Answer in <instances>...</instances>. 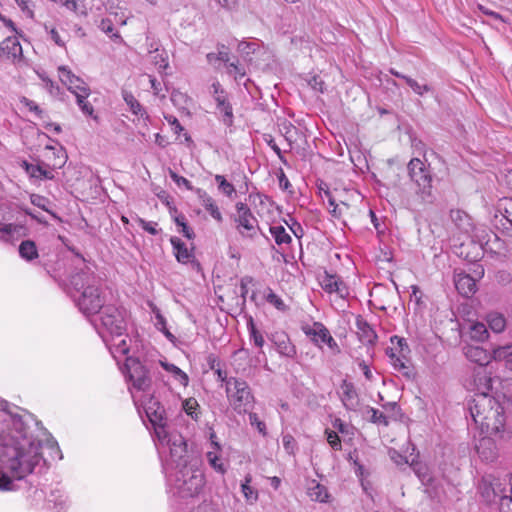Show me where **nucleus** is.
<instances>
[{
    "label": "nucleus",
    "instance_id": "1",
    "mask_svg": "<svg viewBox=\"0 0 512 512\" xmlns=\"http://www.w3.org/2000/svg\"><path fill=\"white\" fill-rule=\"evenodd\" d=\"M12 422L11 435L0 452L1 491L16 490V481L34 473L41 462L46 464L40 453L41 442L27 431L22 417L15 415Z\"/></svg>",
    "mask_w": 512,
    "mask_h": 512
},
{
    "label": "nucleus",
    "instance_id": "2",
    "mask_svg": "<svg viewBox=\"0 0 512 512\" xmlns=\"http://www.w3.org/2000/svg\"><path fill=\"white\" fill-rule=\"evenodd\" d=\"M469 411L475 424L489 435L481 439L477 452L483 460L493 461L497 454L491 436L503 439L506 434L504 408L493 397L482 394L471 401Z\"/></svg>",
    "mask_w": 512,
    "mask_h": 512
},
{
    "label": "nucleus",
    "instance_id": "3",
    "mask_svg": "<svg viewBox=\"0 0 512 512\" xmlns=\"http://www.w3.org/2000/svg\"><path fill=\"white\" fill-rule=\"evenodd\" d=\"M72 298L79 310L86 316L98 314L106 302L101 279L87 266L70 278Z\"/></svg>",
    "mask_w": 512,
    "mask_h": 512
},
{
    "label": "nucleus",
    "instance_id": "4",
    "mask_svg": "<svg viewBox=\"0 0 512 512\" xmlns=\"http://www.w3.org/2000/svg\"><path fill=\"white\" fill-rule=\"evenodd\" d=\"M168 483L174 496L182 499L195 498L205 486V476L198 464H191L168 473Z\"/></svg>",
    "mask_w": 512,
    "mask_h": 512
},
{
    "label": "nucleus",
    "instance_id": "5",
    "mask_svg": "<svg viewBox=\"0 0 512 512\" xmlns=\"http://www.w3.org/2000/svg\"><path fill=\"white\" fill-rule=\"evenodd\" d=\"M226 393L230 404L238 414L247 413L253 408L255 399L245 380L230 377L227 381Z\"/></svg>",
    "mask_w": 512,
    "mask_h": 512
},
{
    "label": "nucleus",
    "instance_id": "6",
    "mask_svg": "<svg viewBox=\"0 0 512 512\" xmlns=\"http://www.w3.org/2000/svg\"><path fill=\"white\" fill-rule=\"evenodd\" d=\"M99 314V318L94 320L93 324L102 337L103 332L111 336H122L125 333L126 322L122 310L114 305H104Z\"/></svg>",
    "mask_w": 512,
    "mask_h": 512
},
{
    "label": "nucleus",
    "instance_id": "7",
    "mask_svg": "<svg viewBox=\"0 0 512 512\" xmlns=\"http://www.w3.org/2000/svg\"><path fill=\"white\" fill-rule=\"evenodd\" d=\"M158 441L169 448L171 470L198 464V460L188 453L187 443L181 434L167 432V436Z\"/></svg>",
    "mask_w": 512,
    "mask_h": 512
},
{
    "label": "nucleus",
    "instance_id": "8",
    "mask_svg": "<svg viewBox=\"0 0 512 512\" xmlns=\"http://www.w3.org/2000/svg\"><path fill=\"white\" fill-rule=\"evenodd\" d=\"M408 175L417 186V194L426 200L432 197L433 174L430 165H425L419 158H412L407 164Z\"/></svg>",
    "mask_w": 512,
    "mask_h": 512
},
{
    "label": "nucleus",
    "instance_id": "9",
    "mask_svg": "<svg viewBox=\"0 0 512 512\" xmlns=\"http://www.w3.org/2000/svg\"><path fill=\"white\" fill-rule=\"evenodd\" d=\"M509 475L511 473H507L503 479V482L498 477H495L492 474L485 475L480 484L479 491L482 498L487 503H494L499 500V504L504 500V498H510L509 492Z\"/></svg>",
    "mask_w": 512,
    "mask_h": 512
},
{
    "label": "nucleus",
    "instance_id": "10",
    "mask_svg": "<svg viewBox=\"0 0 512 512\" xmlns=\"http://www.w3.org/2000/svg\"><path fill=\"white\" fill-rule=\"evenodd\" d=\"M143 408L147 418L152 424L157 439H164L167 436L166 427V411L163 405L153 395H149L143 401Z\"/></svg>",
    "mask_w": 512,
    "mask_h": 512
},
{
    "label": "nucleus",
    "instance_id": "11",
    "mask_svg": "<svg viewBox=\"0 0 512 512\" xmlns=\"http://www.w3.org/2000/svg\"><path fill=\"white\" fill-rule=\"evenodd\" d=\"M128 380L132 383L133 388L138 391H146L150 388L152 380L149 370L144 366L138 358L127 357L125 361Z\"/></svg>",
    "mask_w": 512,
    "mask_h": 512
},
{
    "label": "nucleus",
    "instance_id": "12",
    "mask_svg": "<svg viewBox=\"0 0 512 512\" xmlns=\"http://www.w3.org/2000/svg\"><path fill=\"white\" fill-rule=\"evenodd\" d=\"M210 93L216 102V108L218 112L221 114L222 122L227 127H231L233 125L234 115L233 108L231 103L228 101L226 91L218 81H215L210 87Z\"/></svg>",
    "mask_w": 512,
    "mask_h": 512
},
{
    "label": "nucleus",
    "instance_id": "13",
    "mask_svg": "<svg viewBox=\"0 0 512 512\" xmlns=\"http://www.w3.org/2000/svg\"><path fill=\"white\" fill-rule=\"evenodd\" d=\"M235 208L237 211V217L235 218L237 230L243 236L253 237L256 234L257 219L247 204L238 202Z\"/></svg>",
    "mask_w": 512,
    "mask_h": 512
},
{
    "label": "nucleus",
    "instance_id": "14",
    "mask_svg": "<svg viewBox=\"0 0 512 512\" xmlns=\"http://www.w3.org/2000/svg\"><path fill=\"white\" fill-rule=\"evenodd\" d=\"M58 71L61 82L67 86L71 93L76 95V93L82 92L89 95L90 89L87 84L80 77L74 75L68 67L60 66Z\"/></svg>",
    "mask_w": 512,
    "mask_h": 512
},
{
    "label": "nucleus",
    "instance_id": "15",
    "mask_svg": "<svg viewBox=\"0 0 512 512\" xmlns=\"http://www.w3.org/2000/svg\"><path fill=\"white\" fill-rule=\"evenodd\" d=\"M468 235L471 237V242L478 244L481 250H492L494 248L493 246L500 248L501 239L497 234L487 231L485 228L475 227V230L470 231Z\"/></svg>",
    "mask_w": 512,
    "mask_h": 512
},
{
    "label": "nucleus",
    "instance_id": "16",
    "mask_svg": "<svg viewBox=\"0 0 512 512\" xmlns=\"http://www.w3.org/2000/svg\"><path fill=\"white\" fill-rule=\"evenodd\" d=\"M476 279L472 277L470 274L466 273L463 270L457 271L455 270L454 274V284L463 297L470 298L477 291Z\"/></svg>",
    "mask_w": 512,
    "mask_h": 512
},
{
    "label": "nucleus",
    "instance_id": "17",
    "mask_svg": "<svg viewBox=\"0 0 512 512\" xmlns=\"http://www.w3.org/2000/svg\"><path fill=\"white\" fill-rule=\"evenodd\" d=\"M342 396L341 401L344 407L350 411H356L359 407L360 400L357 390L352 382L343 380L341 383Z\"/></svg>",
    "mask_w": 512,
    "mask_h": 512
},
{
    "label": "nucleus",
    "instance_id": "18",
    "mask_svg": "<svg viewBox=\"0 0 512 512\" xmlns=\"http://www.w3.org/2000/svg\"><path fill=\"white\" fill-rule=\"evenodd\" d=\"M356 327L358 338L363 344L373 346L376 343L378 338L376 332L361 315L356 317Z\"/></svg>",
    "mask_w": 512,
    "mask_h": 512
},
{
    "label": "nucleus",
    "instance_id": "19",
    "mask_svg": "<svg viewBox=\"0 0 512 512\" xmlns=\"http://www.w3.org/2000/svg\"><path fill=\"white\" fill-rule=\"evenodd\" d=\"M464 354L468 360L475 362L480 366L489 364L492 359L490 352L482 347L474 345L465 346Z\"/></svg>",
    "mask_w": 512,
    "mask_h": 512
},
{
    "label": "nucleus",
    "instance_id": "20",
    "mask_svg": "<svg viewBox=\"0 0 512 512\" xmlns=\"http://www.w3.org/2000/svg\"><path fill=\"white\" fill-rule=\"evenodd\" d=\"M195 194L198 196V198L201 201V204L203 205L205 210L209 212L211 217H213L217 222H222V214L218 206L215 204L214 199L210 195H208V193L205 190L201 188H197L195 190Z\"/></svg>",
    "mask_w": 512,
    "mask_h": 512
},
{
    "label": "nucleus",
    "instance_id": "21",
    "mask_svg": "<svg viewBox=\"0 0 512 512\" xmlns=\"http://www.w3.org/2000/svg\"><path fill=\"white\" fill-rule=\"evenodd\" d=\"M170 243L179 263L186 264L194 257L193 252L188 250L186 244L180 238L173 236L170 238Z\"/></svg>",
    "mask_w": 512,
    "mask_h": 512
},
{
    "label": "nucleus",
    "instance_id": "22",
    "mask_svg": "<svg viewBox=\"0 0 512 512\" xmlns=\"http://www.w3.org/2000/svg\"><path fill=\"white\" fill-rule=\"evenodd\" d=\"M307 494L312 501L321 503L328 502L330 498L328 489L316 480L311 481L310 486L307 489Z\"/></svg>",
    "mask_w": 512,
    "mask_h": 512
},
{
    "label": "nucleus",
    "instance_id": "23",
    "mask_svg": "<svg viewBox=\"0 0 512 512\" xmlns=\"http://www.w3.org/2000/svg\"><path fill=\"white\" fill-rule=\"evenodd\" d=\"M28 175L36 179L52 180L55 175L53 169L43 161H39L37 164H33L32 167H28Z\"/></svg>",
    "mask_w": 512,
    "mask_h": 512
},
{
    "label": "nucleus",
    "instance_id": "24",
    "mask_svg": "<svg viewBox=\"0 0 512 512\" xmlns=\"http://www.w3.org/2000/svg\"><path fill=\"white\" fill-rule=\"evenodd\" d=\"M19 255L22 259L32 262L39 257L36 243L33 240H23L18 247Z\"/></svg>",
    "mask_w": 512,
    "mask_h": 512
},
{
    "label": "nucleus",
    "instance_id": "25",
    "mask_svg": "<svg viewBox=\"0 0 512 512\" xmlns=\"http://www.w3.org/2000/svg\"><path fill=\"white\" fill-rule=\"evenodd\" d=\"M314 336L316 337V341L320 340L322 343L328 345V347L332 350H337L339 352V347L334 338L331 336L329 330L321 323L314 324Z\"/></svg>",
    "mask_w": 512,
    "mask_h": 512
},
{
    "label": "nucleus",
    "instance_id": "26",
    "mask_svg": "<svg viewBox=\"0 0 512 512\" xmlns=\"http://www.w3.org/2000/svg\"><path fill=\"white\" fill-rule=\"evenodd\" d=\"M451 216L455 224L466 234L475 230V226L471 222V218L466 213L458 210L456 212H452Z\"/></svg>",
    "mask_w": 512,
    "mask_h": 512
},
{
    "label": "nucleus",
    "instance_id": "27",
    "mask_svg": "<svg viewBox=\"0 0 512 512\" xmlns=\"http://www.w3.org/2000/svg\"><path fill=\"white\" fill-rule=\"evenodd\" d=\"M489 328L495 333H501L505 330L506 319L498 312H491L486 317Z\"/></svg>",
    "mask_w": 512,
    "mask_h": 512
},
{
    "label": "nucleus",
    "instance_id": "28",
    "mask_svg": "<svg viewBox=\"0 0 512 512\" xmlns=\"http://www.w3.org/2000/svg\"><path fill=\"white\" fill-rule=\"evenodd\" d=\"M0 51L7 56L16 57L17 54L21 53L22 48L16 38L8 37L0 43Z\"/></svg>",
    "mask_w": 512,
    "mask_h": 512
},
{
    "label": "nucleus",
    "instance_id": "29",
    "mask_svg": "<svg viewBox=\"0 0 512 512\" xmlns=\"http://www.w3.org/2000/svg\"><path fill=\"white\" fill-rule=\"evenodd\" d=\"M395 370L400 372L405 378L413 379L415 376L414 368L408 363L406 357L403 358L401 355L396 357V359L392 363Z\"/></svg>",
    "mask_w": 512,
    "mask_h": 512
},
{
    "label": "nucleus",
    "instance_id": "30",
    "mask_svg": "<svg viewBox=\"0 0 512 512\" xmlns=\"http://www.w3.org/2000/svg\"><path fill=\"white\" fill-rule=\"evenodd\" d=\"M25 231L24 226L17 224H2L0 225V238L5 241H8L11 237L16 235H21Z\"/></svg>",
    "mask_w": 512,
    "mask_h": 512
},
{
    "label": "nucleus",
    "instance_id": "31",
    "mask_svg": "<svg viewBox=\"0 0 512 512\" xmlns=\"http://www.w3.org/2000/svg\"><path fill=\"white\" fill-rule=\"evenodd\" d=\"M214 179L218 185V190L223 195H225L228 198H232L234 195H236L235 186L232 183H230L229 181H227L225 176L217 174V175H215Z\"/></svg>",
    "mask_w": 512,
    "mask_h": 512
},
{
    "label": "nucleus",
    "instance_id": "32",
    "mask_svg": "<svg viewBox=\"0 0 512 512\" xmlns=\"http://www.w3.org/2000/svg\"><path fill=\"white\" fill-rule=\"evenodd\" d=\"M489 336L487 327L481 322H475L470 326V337L477 342H483Z\"/></svg>",
    "mask_w": 512,
    "mask_h": 512
},
{
    "label": "nucleus",
    "instance_id": "33",
    "mask_svg": "<svg viewBox=\"0 0 512 512\" xmlns=\"http://www.w3.org/2000/svg\"><path fill=\"white\" fill-rule=\"evenodd\" d=\"M123 98L133 114L140 117L147 116L145 109L131 93L124 92Z\"/></svg>",
    "mask_w": 512,
    "mask_h": 512
},
{
    "label": "nucleus",
    "instance_id": "34",
    "mask_svg": "<svg viewBox=\"0 0 512 512\" xmlns=\"http://www.w3.org/2000/svg\"><path fill=\"white\" fill-rule=\"evenodd\" d=\"M252 480L251 475H246L244 482L241 484L242 493L249 504H253L258 499V492L250 486Z\"/></svg>",
    "mask_w": 512,
    "mask_h": 512
},
{
    "label": "nucleus",
    "instance_id": "35",
    "mask_svg": "<svg viewBox=\"0 0 512 512\" xmlns=\"http://www.w3.org/2000/svg\"><path fill=\"white\" fill-rule=\"evenodd\" d=\"M270 233L274 237L277 245L289 244L292 241L291 236L286 232L285 228L281 225L271 226Z\"/></svg>",
    "mask_w": 512,
    "mask_h": 512
},
{
    "label": "nucleus",
    "instance_id": "36",
    "mask_svg": "<svg viewBox=\"0 0 512 512\" xmlns=\"http://www.w3.org/2000/svg\"><path fill=\"white\" fill-rule=\"evenodd\" d=\"M318 189H319V194L322 197V199L326 198L329 206L332 207V210H330V212L334 216H339L340 213L339 214L337 213V205L335 203V199L332 196V193L329 190V187L327 186V184L325 182L321 181V183L318 185Z\"/></svg>",
    "mask_w": 512,
    "mask_h": 512
},
{
    "label": "nucleus",
    "instance_id": "37",
    "mask_svg": "<svg viewBox=\"0 0 512 512\" xmlns=\"http://www.w3.org/2000/svg\"><path fill=\"white\" fill-rule=\"evenodd\" d=\"M153 312L155 313V317H156V320H157V322L155 324L157 329L160 330L166 336L167 339H169L171 342H174L176 338L167 329V327H166L167 323H166L165 317L161 314L160 310L157 307L153 308Z\"/></svg>",
    "mask_w": 512,
    "mask_h": 512
},
{
    "label": "nucleus",
    "instance_id": "38",
    "mask_svg": "<svg viewBox=\"0 0 512 512\" xmlns=\"http://www.w3.org/2000/svg\"><path fill=\"white\" fill-rule=\"evenodd\" d=\"M491 357L496 361H507L509 358H512V344L493 348L491 352Z\"/></svg>",
    "mask_w": 512,
    "mask_h": 512
},
{
    "label": "nucleus",
    "instance_id": "39",
    "mask_svg": "<svg viewBox=\"0 0 512 512\" xmlns=\"http://www.w3.org/2000/svg\"><path fill=\"white\" fill-rule=\"evenodd\" d=\"M366 413L370 414V422L371 423L377 424V425H383L385 427L389 425L388 417L383 412H381L373 407L367 406Z\"/></svg>",
    "mask_w": 512,
    "mask_h": 512
},
{
    "label": "nucleus",
    "instance_id": "40",
    "mask_svg": "<svg viewBox=\"0 0 512 512\" xmlns=\"http://www.w3.org/2000/svg\"><path fill=\"white\" fill-rule=\"evenodd\" d=\"M174 222L178 227H181L180 232L189 240L195 238L194 231L189 227L186 217L183 214L177 215L174 218Z\"/></svg>",
    "mask_w": 512,
    "mask_h": 512
},
{
    "label": "nucleus",
    "instance_id": "41",
    "mask_svg": "<svg viewBox=\"0 0 512 512\" xmlns=\"http://www.w3.org/2000/svg\"><path fill=\"white\" fill-rule=\"evenodd\" d=\"M199 407L200 406H199L197 400L193 397H190L183 402L184 411L187 413V415H189L193 420H196V421L199 418V413L197 412Z\"/></svg>",
    "mask_w": 512,
    "mask_h": 512
},
{
    "label": "nucleus",
    "instance_id": "42",
    "mask_svg": "<svg viewBox=\"0 0 512 512\" xmlns=\"http://www.w3.org/2000/svg\"><path fill=\"white\" fill-rule=\"evenodd\" d=\"M247 325H248V330H249L251 340H253L254 344L257 347H259V348L263 347L264 338H263L262 334L256 328L252 317H250Z\"/></svg>",
    "mask_w": 512,
    "mask_h": 512
},
{
    "label": "nucleus",
    "instance_id": "43",
    "mask_svg": "<svg viewBox=\"0 0 512 512\" xmlns=\"http://www.w3.org/2000/svg\"><path fill=\"white\" fill-rule=\"evenodd\" d=\"M266 301L272 304L279 311H286L288 309L287 305L283 302V300L276 295L272 289L268 288V293L265 296Z\"/></svg>",
    "mask_w": 512,
    "mask_h": 512
},
{
    "label": "nucleus",
    "instance_id": "44",
    "mask_svg": "<svg viewBox=\"0 0 512 512\" xmlns=\"http://www.w3.org/2000/svg\"><path fill=\"white\" fill-rule=\"evenodd\" d=\"M76 100H77V104L79 106V108L81 109V111L86 114V115H89V116H92L93 115V106L86 100V98L89 96V95H86L85 93H76Z\"/></svg>",
    "mask_w": 512,
    "mask_h": 512
},
{
    "label": "nucleus",
    "instance_id": "45",
    "mask_svg": "<svg viewBox=\"0 0 512 512\" xmlns=\"http://www.w3.org/2000/svg\"><path fill=\"white\" fill-rule=\"evenodd\" d=\"M277 348L280 354L293 358L296 355L295 347L289 342L288 339L277 342Z\"/></svg>",
    "mask_w": 512,
    "mask_h": 512
},
{
    "label": "nucleus",
    "instance_id": "46",
    "mask_svg": "<svg viewBox=\"0 0 512 512\" xmlns=\"http://www.w3.org/2000/svg\"><path fill=\"white\" fill-rule=\"evenodd\" d=\"M406 84L418 95L422 96L424 93L429 92L431 87L427 84L420 85L416 80L411 77H404Z\"/></svg>",
    "mask_w": 512,
    "mask_h": 512
},
{
    "label": "nucleus",
    "instance_id": "47",
    "mask_svg": "<svg viewBox=\"0 0 512 512\" xmlns=\"http://www.w3.org/2000/svg\"><path fill=\"white\" fill-rule=\"evenodd\" d=\"M327 442L331 446L332 449L336 451H340L342 449L341 439L338 434L330 429L325 430Z\"/></svg>",
    "mask_w": 512,
    "mask_h": 512
},
{
    "label": "nucleus",
    "instance_id": "48",
    "mask_svg": "<svg viewBox=\"0 0 512 512\" xmlns=\"http://www.w3.org/2000/svg\"><path fill=\"white\" fill-rule=\"evenodd\" d=\"M339 279L340 278L338 276L328 274L327 272H325V276L323 277L321 283L322 288L328 293H333V289L336 286V283Z\"/></svg>",
    "mask_w": 512,
    "mask_h": 512
},
{
    "label": "nucleus",
    "instance_id": "49",
    "mask_svg": "<svg viewBox=\"0 0 512 512\" xmlns=\"http://www.w3.org/2000/svg\"><path fill=\"white\" fill-rule=\"evenodd\" d=\"M169 175L171 179L178 185V186H184L187 190L193 191L195 193V190L197 188L193 187L191 182L187 180L185 177L178 175L173 170H169Z\"/></svg>",
    "mask_w": 512,
    "mask_h": 512
},
{
    "label": "nucleus",
    "instance_id": "50",
    "mask_svg": "<svg viewBox=\"0 0 512 512\" xmlns=\"http://www.w3.org/2000/svg\"><path fill=\"white\" fill-rule=\"evenodd\" d=\"M30 201L33 205L37 206L38 208L54 215L47 207V205L49 204L48 198L38 194H31Z\"/></svg>",
    "mask_w": 512,
    "mask_h": 512
},
{
    "label": "nucleus",
    "instance_id": "51",
    "mask_svg": "<svg viewBox=\"0 0 512 512\" xmlns=\"http://www.w3.org/2000/svg\"><path fill=\"white\" fill-rule=\"evenodd\" d=\"M249 421L252 426H255L259 433L263 436L267 434L266 432V424L261 421L256 413L249 412Z\"/></svg>",
    "mask_w": 512,
    "mask_h": 512
},
{
    "label": "nucleus",
    "instance_id": "52",
    "mask_svg": "<svg viewBox=\"0 0 512 512\" xmlns=\"http://www.w3.org/2000/svg\"><path fill=\"white\" fill-rule=\"evenodd\" d=\"M253 282V278L251 276H244L240 280V297H241V306H245L246 303V295L248 293V284Z\"/></svg>",
    "mask_w": 512,
    "mask_h": 512
},
{
    "label": "nucleus",
    "instance_id": "53",
    "mask_svg": "<svg viewBox=\"0 0 512 512\" xmlns=\"http://www.w3.org/2000/svg\"><path fill=\"white\" fill-rule=\"evenodd\" d=\"M282 442L286 452L289 454H294L297 447V443L294 437L290 434L283 435Z\"/></svg>",
    "mask_w": 512,
    "mask_h": 512
},
{
    "label": "nucleus",
    "instance_id": "54",
    "mask_svg": "<svg viewBox=\"0 0 512 512\" xmlns=\"http://www.w3.org/2000/svg\"><path fill=\"white\" fill-rule=\"evenodd\" d=\"M309 86L318 92L323 93L325 90V83L320 76L314 75L308 80Z\"/></svg>",
    "mask_w": 512,
    "mask_h": 512
},
{
    "label": "nucleus",
    "instance_id": "55",
    "mask_svg": "<svg viewBox=\"0 0 512 512\" xmlns=\"http://www.w3.org/2000/svg\"><path fill=\"white\" fill-rule=\"evenodd\" d=\"M394 340L397 341V345L399 347V354L405 358V355L410 352L409 346L406 340L402 337L393 336L391 337V342L394 343Z\"/></svg>",
    "mask_w": 512,
    "mask_h": 512
},
{
    "label": "nucleus",
    "instance_id": "56",
    "mask_svg": "<svg viewBox=\"0 0 512 512\" xmlns=\"http://www.w3.org/2000/svg\"><path fill=\"white\" fill-rule=\"evenodd\" d=\"M228 73L234 74L235 80H238V77L242 78L245 76L246 72L243 67H240L237 63L231 62L227 65Z\"/></svg>",
    "mask_w": 512,
    "mask_h": 512
},
{
    "label": "nucleus",
    "instance_id": "57",
    "mask_svg": "<svg viewBox=\"0 0 512 512\" xmlns=\"http://www.w3.org/2000/svg\"><path fill=\"white\" fill-rule=\"evenodd\" d=\"M389 456L391 458V460L397 464V465H403V464H406L408 463V460L405 456H403L402 454H400L397 450L395 449H391L389 451Z\"/></svg>",
    "mask_w": 512,
    "mask_h": 512
},
{
    "label": "nucleus",
    "instance_id": "58",
    "mask_svg": "<svg viewBox=\"0 0 512 512\" xmlns=\"http://www.w3.org/2000/svg\"><path fill=\"white\" fill-rule=\"evenodd\" d=\"M22 102L24 105L32 112H34L38 117H42V114L44 113L43 110L32 100H29L27 98H23Z\"/></svg>",
    "mask_w": 512,
    "mask_h": 512
},
{
    "label": "nucleus",
    "instance_id": "59",
    "mask_svg": "<svg viewBox=\"0 0 512 512\" xmlns=\"http://www.w3.org/2000/svg\"><path fill=\"white\" fill-rule=\"evenodd\" d=\"M333 292L337 293L341 298H345L349 294L348 287L341 279L337 281Z\"/></svg>",
    "mask_w": 512,
    "mask_h": 512
},
{
    "label": "nucleus",
    "instance_id": "60",
    "mask_svg": "<svg viewBox=\"0 0 512 512\" xmlns=\"http://www.w3.org/2000/svg\"><path fill=\"white\" fill-rule=\"evenodd\" d=\"M154 64L158 67L159 72L165 70L168 67L167 56L156 54L154 56Z\"/></svg>",
    "mask_w": 512,
    "mask_h": 512
},
{
    "label": "nucleus",
    "instance_id": "61",
    "mask_svg": "<svg viewBox=\"0 0 512 512\" xmlns=\"http://www.w3.org/2000/svg\"><path fill=\"white\" fill-rule=\"evenodd\" d=\"M139 223L141 227L149 234L157 235L159 233V231L155 228V226L157 225L156 223L147 222L144 219H139Z\"/></svg>",
    "mask_w": 512,
    "mask_h": 512
},
{
    "label": "nucleus",
    "instance_id": "62",
    "mask_svg": "<svg viewBox=\"0 0 512 512\" xmlns=\"http://www.w3.org/2000/svg\"><path fill=\"white\" fill-rule=\"evenodd\" d=\"M99 28L106 34H112L114 31V25L108 18L102 19Z\"/></svg>",
    "mask_w": 512,
    "mask_h": 512
},
{
    "label": "nucleus",
    "instance_id": "63",
    "mask_svg": "<svg viewBox=\"0 0 512 512\" xmlns=\"http://www.w3.org/2000/svg\"><path fill=\"white\" fill-rule=\"evenodd\" d=\"M238 50L243 54H249L255 51V44L242 41L238 44Z\"/></svg>",
    "mask_w": 512,
    "mask_h": 512
},
{
    "label": "nucleus",
    "instance_id": "64",
    "mask_svg": "<svg viewBox=\"0 0 512 512\" xmlns=\"http://www.w3.org/2000/svg\"><path fill=\"white\" fill-rule=\"evenodd\" d=\"M278 181H279L280 188L283 190H288V188L291 187V184L282 169H280V173L278 175Z\"/></svg>",
    "mask_w": 512,
    "mask_h": 512
}]
</instances>
